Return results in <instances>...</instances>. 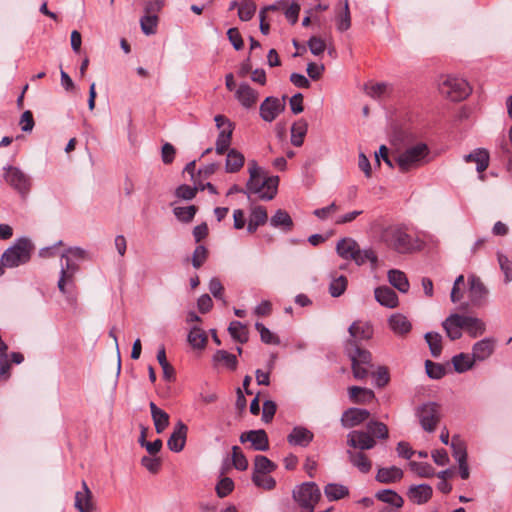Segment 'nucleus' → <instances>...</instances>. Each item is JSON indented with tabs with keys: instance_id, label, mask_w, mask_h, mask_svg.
<instances>
[{
	"instance_id": "obj_1",
	"label": "nucleus",
	"mask_w": 512,
	"mask_h": 512,
	"mask_svg": "<svg viewBox=\"0 0 512 512\" xmlns=\"http://www.w3.org/2000/svg\"><path fill=\"white\" fill-rule=\"evenodd\" d=\"M381 240L388 248L399 254H410L423 247V242L417 236H413L405 224L386 227L381 233Z\"/></svg>"
},
{
	"instance_id": "obj_2",
	"label": "nucleus",
	"mask_w": 512,
	"mask_h": 512,
	"mask_svg": "<svg viewBox=\"0 0 512 512\" xmlns=\"http://www.w3.org/2000/svg\"><path fill=\"white\" fill-rule=\"evenodd\" d=\"M428 154V146L425 143H417L394 152V161L398 169L405 173L424 164Z\"/></svg>"
},
{
	"instance_id": "obj_3",
	"label": "nucleus",
	"mask_w": 512,
	"mask_h": 512,
	"mask_svg": "<svg viewBox=\"0 0 512 512\" xmlns=\"http://www.w3.org/2000/svg\"><path fill=\"white\" fill-rule=\"evenodd\" d=\"M34 250V245L27 237L17 239L12 246L4 251L1 256L3 268H15L26 264Z\"/></svg>"
},
{
	"instance_id": "obj_4",
	"label": "nucleus",
	"mask_w": 512,
	"mask_h": 512,
	"mask_svg": "<svg viewBox=\"0 0 512 512\" xmlns=\"http://www.w3.org/2000/svg\"><path fill=\"white\" fill-rule=\"evenodd\" d=\"M278 184V176L263 178V173L256 174L255 178L249 176V180L246 184L247 194H256L259 199L269 201L277 194Z\"/></svg>"
},
{
	"instance_id": "obj_5",
	"label": "nucleus",
	"mask_w": 512,
	"mask_h": 512,
	"mask_svg": "<svg viewBox=\"0 0 512 512\" xmlns=\"http://www.w3.org/2000/svg\"><path fill=\"white\" fill-rule=\"evenodd\" d=\"M292 496L301 512H314L315 505L321 499V491L316 483L304 482L293 489Z\"/></svg>"
},
{
	"instance_id": "obj_6",
	"label": "nucleus",
	"mask_w": 512,
	"mask_h": 512,
	"mask_svg": "<svg viewBox=\"0 0 512 512\" xmlns=\"http://www.w3.org/2000/svg\"><path fill=\"white\" fill-rule=\"evenodd\" d=\"M441 95L451 101L464 100L471 92L468 82L462 78L443 76L438 82Z\"/></svg>"
},
{
	"instance_id": "obj_7",
	"label": "nucleus",
	"mask_w": 512,
	"mask_h": 512,
	"mask_svg": "<svg viewBox=\"0 0 512 512\" xmlns=\"http://www.w3.org/2000/svg\"><path fill=\"white\" fill-rule=\"evenodd\" d=\"M4 180L22 197L28 195L31 189V179L20 168L8 165L4 167Z\"/></svg>"
},
{
	"instance_id": "obj_8",
	"label": "nucleus",
	"mask_w": 512,
	"mask_h": 512,
	"mask_svg": "<svg viewBox=\"0 0 512 512\" xmlns=\"http://www.w3.org/2000/svg\"><path fill=\"white\" fill-rule=\"evenodd\" d=\"M214 121L216 122V126L221 129L216 140L215 151L217 154L222 155L228 151L231 144L234 126L232 122L223 115H216Z\"/></svg>"
},
{
	"instance_id": "obj_9",
	"label": "nucleus",
	"mask_w": 512,
	"mask_h": 512,
	"mask_svg": "<svg viewBox=\"0 0 512 512\" xmlns=\"http://www.w3.org/2000/svg\"><path fill=\"white\" fill-rule=\"evenodd\" d=\"M422 428L427 432H433L440 420V407L435 402H428L417 410Z\"/></svg>"
},
{
	"instance_id": "obj_10",
	"label": "nucleus",
	"mask_w": 512,
	"mask_h": 512,
	"mask_svg": "<svg viewBox=\"0 0 512 512\" xmlns=\"http://www.w3.org/2000/svg\"><path fill=\"white\" fill-rule=\"evenodd\" d=\"M285 99L280 100L276 97L269 96L260 105V116L266 122L274 121L277 116L285 109Z\"/></svg>"
},
{
	"instance_id": "obj_11",
	"label": "nucleus",
	"mask_w": 512,
	"mask_h": 512,
	"mask_svg": "<svg viewBox=\"0 0 512 512\" xmlns=\"http://www.w3.org/2000/svg\"><path fill=\"white\" fill-rule=\"evenodd\" d=\"M468 284H469V299L473 306H481L487 296H488V289L484 285V283L481 281V279L472 274L468 277Z\"/></svg>"
},
{
	"instance_id": "obj_12",
	"label": "nucleus",
	"mask_w": 512,
	"mask_h": 512,
	"mask_svg": "<svg viewBox=\"0 0 512 512\" xmlns=\"http://www.w3.org/2000/svg\"><path fill=\"white\" fill-rule=\"evenodd\" d=\"M350 338L346 344L357 343L361 341H367L373 336V328L369 322L354 321L348 329Z\"/></svg>"
},
{
	"instance_id": "obj_13",
	"label": "nucleus",
	"mask_w": 512,
	"mask_h": 512,
	"mask_svg": "<svg viewBox=\"0 0 512 512\" xmlns=\"http://www.w3.org/2000/svg\"><path fill=\"white\" fill-rule=\"evenodd\" d=\"M79 266L69 257L61 259L60 277L58 280V288L61 293H66V285L73 284L74 275L78 271Z\"/></svg>"
},
{
	"instance_id": "obj_14",
	"label": "nucleus",
	"mask_w": 512,
	"mask_h": 512,
	"mask_svg": "<svg viewBox=\"0 0 512 512\" xmlns=\"http://www.w3.org/2000/svg\"><path fill=\"white\" fill-rule=\"evenodd\" d=\"M347 444L355 449L369 450L376 445V441L368 431L353 430L347 434Z\"/></svg>"
},
{
	"instance_id": "obj_15",
	"label": "nucleus",
	"mask_w": 512,
	"mask_h": 512,
	"mask_svg": "<svg viewBox=\"0 0 512 512\" xmlns=\"http://www.w3.org/2000/svg\"><path fill=\"white\" fill-rule=\"evenodd\" d=\"M187 432V425L182 421H178L167 441L168 448L176 453L181 452L185 447Z\"/></svg>"
},
{
	"instance_id": "obj_16",
	"label": "nucleus",
	"mask_w": 512,
	"mask_h": 512,
	"mask_svg": "<svg viewBox=\"0 0 512 512\" xmlns=\"http://www.w3.org/2000/svg\"><path fill=\"white\" fill-rule=\"evenodd\" d=\"M464 315L453 313L449 315L442 323V327L446 332V335L451 340H457L462 336V330H464Z\"/></svg>"
},
{
	"instance_id": "obj_17",
	"label": "nucleus",
	"mask_w": 512,
	"mask_h": 512,
	"mask_svg": "<svg viewBox=\"0 0 512 512\" xmlns=\"http://www.w3.org/2000/svg\"><path fill=\"white\" fill-rule=\"evenodd\" d=\"M345 350L352 364H362L366 365L367 367H373L371 353L365 348L361 347L360 344H346Z\"/></svg>"
},
{
	"instance_id": "obj_18",
	"label": "nucleus",
	"mask_w": 512,
	"mask_h": 512,
	"mask_svg": "<svg viewBox=\"0 0 512 512\" xmlns=\"http://www.w3.org/2000/svg\"><path fill=\"white\" fill-rule=\"evenodd\" d=\"M242 443L250 442L256 451H266L269 449V441L266 432L263 429L250 430L240 436Z\"/></svg>"
},
{
	"instance_id": "obj_19",
	"label": "nucleus",
	"mask_w": 512,
	"mask_h": 512,
	"mask_svg": "<svg viewBox=\"0 0 512 512\" xmlns=\"http://www.w3.org/2000/svg\"><path fill=\"white\" fill-rule=\"evenodd\" d=\"M370 416V412L361 408H349L342 414L341 424L344 428H352L365 422Z\"/></svg>"
},
{
	"instance_id": "obj_20",
	"label": "nucleus",
	"mask_w": 512,
	"mask_h": 512,
	"mask_svg": "<svg viewBox=\"0 0 512 512\" xmlns=\"http://www.w3.org/2000/svg\"><path fill=\"white\" fill-rule=\"evenodd\" d=\"M495 350V340L493 338H484L477 341L472 346V354L474 362H481L488 359Z\"/></svg>"
},
{
	"instance_id": "obj_21",
	"label": "nucleus",
	"mask_w": 512,
	"mask_h": 512,
	"mask_svg": "<svg viewBox=\"0 0 512 512\" xmlns=\"http://www.w3.org/2000/svg\"><path fill=\"white\" fill-rule=\"evenodd\" d=\"M235 97L244 108L249 109L256 104L259 94L247 83H241L235 91Z\"/></svg>"
},
{
	"instance_id": "obj_22",
	"label": "nucleus",
	"mask_w": 512,
	"mask_h": 512,
	"mask_svg": "<svg viewBox=\"0 0 512 512\" xmlns=\"http://www.w3.org/2000/svg\"><path fill=\"white\" fill-rule=\"evenodd\" d=\"M489 152L483 148H477L471 153L464 155L463 160L467 163H475L478 173L484 172L489 165Z\"/></svg>"
},
{
	"instance_id": "obj_23",
	"label": "nucleus",
	"mask_w": 512,
	"mask_h": 512,
	"mask_svg": "<svg viewBox=\"0 0 512 512\" xmlns=\"http://www.w3.org/2000/svg\"><path fill=\"white\" fill-rule=\"evenodd\" d=\"M432 494V487L428 484L412 485L407 492L409 499L418 505L428 502Z\"/></svg>"
},
{
	"instance_id": "obj_24",
	"label": "nucleus",
	"mask_w": 512,
	"mask_h": 512,
	"mask_svg": "<svg viewBox=\"0 0 512 512\" xmlns=\"http://www.w3.org/2000/svg\"><path fill=\"white\" fill-rule=\"evenodd\" d=\"M313 433L305 427H294L287 436V441L291 445L307 447L313 440Z\"/></svg>"
},
{
	"instance_id": "obj_25",
	"label": "nucleus",
	"mask_w": 512,
	"mask_h": 512,
	"mask_svg": "<svg viewBox=\"0 0 512 512\" xmlns=\"http://www.w3.org/2000/svg\"><path fill=\"white\" fill-rule=\"evenodd\" d=\"M388 324L390 329L399 336L408 334L412 329L408 318L400 313L391 315L388 319Z\"/></svg>"
},
{
	"instance_id": "obj_26",
	"label": "nucleus",
	"mask_w": 512,
	"mask_h": 512,
	"mask_svg": "<svg viewBox=\"0 0 512 512\" xmlns=\"http://www.w3.org/2000/svg\"><path fill=\"white\" fill-rule=\"evenodd\" d=\"M375 299L382 306L395 308L398 305V296L393 289L388 286H381L375 289Z\"/></svg>"
},
{
	"instance_id": "obj_27",
	"label": "nucleus",
	"mask_w": 512,
	"mask_h": 512,
	"mask_svg": "<svg viewBox=\"0 0 512 512\" xmlns=\"http://www.w3.org/2000/svg\"><path fill=\"white\" fill-rule=\"evenodd\" d=\"M83 490L76 492L75 508L80 512H93L92 494L85 482L82 483Z\"/></svg>"
},
{
	"instance_id": "obj_28",
	"label": "nucleus",
	"mask_w": 512,
	"mask_h": 512,
	"mask_svg": "<svg viewBox=\"0 0 512 512\" xmlns=\"http://www.w3.org/2000/svg\"><path fill=\"white\" fill-rule=\"evenodd\" d=\"M149 406L155 430L160 434L168 427L170 417L167 412L160 409L154 402H150Z\"/></svg>"
},
{
	"instance_id": "obj_29",
	"label": "nucleus",
	"mask_w": 512,
	"mask_h": 512,
	"mask_svg": "<svg viewBox=\"0 0 512 512\" xmlns=\"http://www.w3.org/2000/svg\"><path fill=\"white\" fill-rule=\"evenodd\" d=\"M212 362L214 367L223 365L231 371L236 370L238 364L237 357L226 350H217L212 356Z\"/></svg>"
},
{
	"instance_id": "obj_30",
	"label": "nucleus",
	"mask_w": 512,
	"mask_h": 512,
	"mask_svg": "<svg viewBox=\"0 0 512 512\" xmlns=\"http://www.w3.org/2000/svg\"><path fill=\"white\" fill-rule=\"evenodd\" d=\"M463 321L464 330L472 338L479 337L486 331V325L480 318L464 315Z\"/></svg>"
},
{
	"instance_id": "obj_31",
	"label": "nucleus",
	"mask_w": 512,
	"mask_h": 512,
	"mask_svg": "<svg viewBox=\"0 0 512 512\" xmlns=\"http://www.w3.org/2000/svg\"><path fill=\"white\" fill-rule=\"evenodd\" d=\"M348 393L350 400L357 404H367L375 398V394L371 389L359 386H351L348 389Z\"/></svg>"
},
{
	"instance_id": "obj_32",
	"label": "nucleus",
	"mask_w": 512,
	"mask_h": 512,
	"mask_svg": "<svg viewBox=\"0 0 512 512\" xmlns=\"http://www.w3.org/2000/svg\"><path fill=\"white\" fill-rule=\"evenodd\" d=\"M402 477L403 471L396 466H391L379 468L376 475V480L380 483L387 484L399 481Z\"/></svg>"
},
{
	"instance_id": "obj_33",
	"label": "nucleus",
	"mask_w": 512,
	"mask_h": 512,
	"mask_svg": "<svg viewBox=\"0 0 512 512\" xmlns=\"http://www.w3.org/2000/svg\"><path fill=\"white\" fill-rule=\"evenodd\" d=\"M358 247V243L352 238H343L337 242L336 251L341 258L351 260Z\"/></svg>"
},
{
	"instance_id": "obj_34",
	"label": "nucleus",
	"mask_w": 512,
	"mask_h": 512,
	"mask_svg": "<svg viewBox=\"0 0 512 512\" xmlns=\"http://www.w3.org/2000/svg\"><path fill=\"white\" fill-rule=\"evenodd\" d=\"M392 85L386 82L374 83L365 86V91L373 99H383L392 93Z\"/></svg>"
},
{
	"instance_id": "obj_35",
	"label": "nucleus",
	"mask_w": 512,
	"mask_h": 512,
	"mask_svg": "<svg viewBox=\"0 0 512 512\" xmlns=\"http://www.w3.org/2000/svg\"><path fill=\"white\" fill-rule=\"evenodd\" d=\"M244 155L237 151L236 149H231L228 151L225 169L228 173L238 172L244 165Z\"/></svg>"
},
{
	"instance_id": "obj_36",
	"label": "nucleus",
	"mask_w": 512,
	"mask_h": 512,
	"mask_svg": "<svg viewBox=\"0 0 512 512\" xmlns=\"http://www.w3.org/2000/svg\"><path fill=\"white\" fill-rule=\"evenodd\" d=\"M389 283L402 293H406L409 290V282L404 272L391 269L388 272Z\"/></svg>"
},
{
	"instance_id": "obj_37",
	"label": "nucleus",
	"mask_w": 512,
	"mask_h": 512,
	"mask_svg": "<svg viewBox=\"0 0 512 512\" xmlns=\"http://www.w3.org/2000/svg\"><path fill=\"white\" fill-rule=\"evenodd\" d=\"M349 461L362 473H368L372 468V462L362 452L347 451Z\"/></svg>"
},
{
	"instance_id": "obj_38",
	"label": "nucleus",
	"mask_w": 512,
	"mask_h": 512,
	"mask_svg": "<svg viewBox=\"0 0 512 512\" xmlns=\"http://www.w3.org/2000/svg\"><path fill=\"white\" fill-rule=\"evenodd\" d=\"M307 130L308 124L305 120L295 122L291 127V143L296 147L302 146Z\"/></svg>"
},
{
	"instance_id": "obj_39",
	"label": "nucleus",
	"mask_w": 512,
	"mask_h": 512,
	"mask_svg": "<svg viewBox=\"0 0 512 512\" xmlns=\"http://www.w3.org/2000/svg\"><path fill=\"white\" fill-rule=\"evenodd\" d=\"M270 224L275 228H282L285 231H289L292 229L293 221L286 211L278 209L271 217Z\"/></svg>"
},
{
	"instance_id": "obj_40",
	"label": "nucleus",
	"mask_w": 512,
	"mask_h": 512,
	"mask_svg": "<svg viewBox=\"0 0 512 512\" xmlns=\"http://www.w3.org/2000/svg\"><path fill=\"white\" fill-rule=\"evenodd\" d=\"M376 498L384 503L390 504L393 508H401L404 504L403 498L391 489L378 491Z\"/></svg>"
},
{
	"instance_id": "obj_41",
	"label": "nucleus",
	"mask_w": 512,
	"mask_h": 512,
	"mask_svg": "<svg viewBox=\"0 0 512 512\" xmlns=\"http://www.w3.org/2000/svg\"><path fill=\"white\" fill-rule=\"evenodd\" d=\"M452 364L456 372L464 373L473 368L475 362L473 357L467 353H460L452 358Z\"/></svg>"
},
{
	"instance_id": "obj_42",
	"label": "nucleus",
	"mask_w": 512,
	"mask_h": 512,
	"mask_svg": "<svg viewBox=\"0 0 512 512\" xmlns=\"http://www.w3.org/2000/svg\"><path fill=\"white\" fill-rule=\"evenodd\" d=\"M351 260L354 261L358 266H361L369 261L373 267H376L378 258L373 249L368 248L362 250L360 247H358L355 255H353Z\"/></svg>"
},
{
	"instance_id": "obj_43",
	"label": "nucleus",
	"mask_w": 512,
	"mask_h": 512,
	"mask_svg": "<svg viewBox=\"0 0 512 512\" xmlns=\"http://www.w3.org/2000/svg\"><path fill=\"white\" fill-rule=\"evenodd\" d=\"M187 340L193 348L203 349L207 344L208 338L201 328L194 326L191 328Z\"/></svg>"
},
{
	"instance_id": "obj_44",
	"label": "nucleus",
	"mask_w": 512,
	"mask_h": 512,
	"mask_svg": "<svg viewBox=\"0 0 512 512\" xmlns=\"http://www.w3.org/2000/svg\"><path fill=\"white\" fill-rule=\"evenodd\" d=\"M347 278L343 275L337 276L336 273L331 274V282L329 284V293L332 297L341 296L347 289Z\"/></svg>"
},
{
	"instance_id": "obj_45",
	"label": "nucleus",
	"mask_w": 512,
	"mask_h": 512,
	"mask_svg": "<svg viewBox=\"0 0 512 512\" xmlns=\"http://www.w3.org/2000/svg\"><path fill=\"white\" fill-rule=\"evenodd\" d=\"M431 355L438 358L442 353V336L437 332H427L424 336Z\"/></svg>"
},
{
	"instance_id": "obj_46",
	"label": "nucleus",
	"mask_w": 512,
	"mask_h": 512,
	"mask_svg": "<svg viewBox=\"0 0 512 512\" xmlns=\"http://www.w3.org/2000/svg\"><path fill=\"white\" fill-rule=\"evenodd\" d=\"M324 493L329 501H336L347 496L349 490L346 486L330 483L325 486Z\"/></svg>"
},
{
	"instance_id": "obj_47",
	"label": "nucleus",
	"mask_w": 512,
	"mask_h": 512,
	"mask_svg": "<svg viewBox=\"0 0 512 512\" xmlns=\"http://www.w3.org/2000/svg\"><path fill=\"white\" fill-rule=\"evenodd\" d=\"M228 331L235 341L241 344L248 341V331L240 321H232L228 327Z\"/></svg>"
},
{
	"instance_id": "obj_48",
	"label": "nucleus",
	"mask_w": 512,
	"mask_h": 512,
	"mask_svg": "<svg viewBox=\"0 0 512 512\" xmlns=\"http://www.w3.org/2000/svg\"><path fill=\"white\" fill-rule=\"evenodd\" d=\"M159 18L154 14H144L140 19V27L142 32L149 36L154 35L157 31Z\"/></svg>"
},
{
	"instance_id": "obj_49",
	"label": "nucleus",
	"mask_w": 512,
	"mask_h": 512,
	"mask_svg": "<svg viewBox=\"0 0 512 512\" xmlns=\"http://www.w3.org/2000/svg\"><path fill=\"white\" fill-rule=\"evenodd\" d=\"M450 446L452 448V455L458 463L467 461L466 445L458 435L452 437Z\"/></svg>"
},
{
	"instance_id": "obj_50",
	"label": "nucleus",
	"mask_w": 512,
	"mask_h": 512,
	"mask_svg": "<svg viewBox=\"0 0 512 512\" xmlns=\"http://www.w3.org/2000/svg\"><path fill=\"white\" fill-rule=\"evenodd\" d=\"M277 468V465L266 456L257 455L254 459V472L260 474H269Z\"/></svg>"
},
{
	"instance_id": "obj_51",
	"label": "nucleus",
	"mask_w": 512,
	"mask_h": 512,
	"mask_svg": "<svg viewBox=\"0 0 512 512\" xmlns=\"http://www.w3.org/2000/svg\"><path fill=\"white\" fill-rule=\"evenodd\" d=\"M197 212V207L195 205H189L185 207H175L173 209V213L176 218L184 223H189L193 220L195 214Z\"/></svg>"
},
{
	"instance_id": "obj_52",
	"label": "nucleus",
	"mask_w": 512,
	"mask_h": 512,
	"mask_svg": "<svg viewBox=\"0 0 512 512\" xmlns=\"http://www.w3.org/2000/svg\"><path fill=\"white\" fill-rule=\"evenodd\" d=\"M367 431L374 438L386 439L388 438V428L387 426L379 421H370L367 424Z\"/></svg>"
},
{
	"instance_id": "obj_53",
	"label": "nucleus",
	"mask_w": 512,
	"mask_h": 512,
	"mask_svg": "<svg viewBox=\"0 0 512 512\" xmlns=\"http://www.w3.org/2000/svg\"><path fill=\"white\" fill-rule=\"evenodd\" d=\"M256 330L259 332L261 341L266 344L279 345L280 339L277 335L271 332L267 327H265L262 323L257 322L255 324Z\"/></svg>"
},
{
	"instance_id": "obj_54",
	"label": "nucleus",
	"mask_w": 512,
	"mask_h": 512,
	"mask_svg": "<svg viewBox=\"0 0 512 512\" xmlns=\"http://www.w3.org/2000/svg\"><path fill=\"white\" fill-rule=\"evenodd\" d=\"M256 4L249 0H244L240 3L238 9V16L242 21H249L252 19L256 12Z\"/></svg>"
},
{
	"instance_id": "obj_55",
	"label": "nucleus",
	"mask_w": 512,
	"mask_h": 512,
	"mask_svg": "<svg viewBox=\"0 0 512 512\" xmlns=\"http://www.w3.org/2000/svg\"><path fill=\"white\" fill-rule=\"evenodd\" d=\"M252 481L257 487L265 490H272L276 486L275 479L267 474L253 473Z\"/></svg>"
},
{
	"instance_id": "obj_56",
	"label": "nucleus",
	"mask_w": 512,
	"mask_h": 512,
	"mask_svg": "<svg viewBox=\"0 0 512 512\" xmlns=\"http://www.w3.org/2000/svg\"><path fill=\"white\" fill-rule=\"evenodd\" d=\"M412 471L416 472L420 477L431 478L435 475L434 468L428 463L415 462L409 463Z\"/></svg>"
},
{
	"instance_id": "obj_57",
	"label": "nucleus",
	"mask_w": 512,
	"mask_h": 512,
	"mask_svg": "<svg viewBox=\"0 0 512 512\" xmlns=\"http://www.w3.org/2000/svg\"><path fill=\"white\" fill-rule=\"evenodd\" d=\"M425 368L427 375L432 379H441L446 374V370L443 365L431 360L425 361Z\"/></svg>"
},
{
	"instance_id": "obj_58",
	"label": "nucleus",
	"mask_w": 512,
	"mask_h": 512,
	"mask_svg": "<svg viewBox=\"0 0 512 512\" xmlns=\"http://www.w3.org/2000/svg\"><path fill=\"white\" fill-rule=\"evenodd\" d=\"M232 463L233 466L240 471L248 468V461L238 446L232 447Z\"/></svg>"
},
{
	"instance_id": "obj_59",
	"label": "nucleus",
	"mask_w": 512,
	"mask_h": 512,
	"mask_svg": "<svg viewBox=\"0 0 512 512\" xmlns=\"http://www.w3.org/2000/svg\"><path fill=\"white\" fill-rule=\"evenodd\" d=\"M207 257H208L207 248L203 245H198L195 248L193 255H192V259H191L192 266L195 269H199L205 263V261L207 260Z\"/></svg>"
},
{
	"instance_id": "obj_60",
	"label": "nucleus",
	"mask_w": 512,
	"mask_h": 512,
	"mask_svg": "<svg viewBox=\"0 0 512 512\" xmlns=\"http://www.w3.org/2000/svg\"><path fill=\"white\" fill-rule=\"evenodd\" d=\"M350 26H351V18H350L349 5H348V0H345L343 13H341L337 17V28L339 31L343 32V31L348 30L350 28Z\"/></svg>"
},
{
	"instance_id": "obj_61",
	"label": "nucleus",
	"mask_w": 512,
	"mask_h": 512,
	"mask_svg": "<svg viewBox=\"0 0 512 512\" xmlns=\"http://www.w3.org/2000/svg\"><path fill=\"white\" fill-rule=\"evenodd\" d=\"M256 225H264L268 220L267 211L263 206H255L251 209L250 218Z\"/></svg>"
},
{
	"instance_id": "obj_62",
	"label": "nucleus",
	"mask_w": 512,
	"mask_h": 512,
	"mask_svg": "<svg viewBox=\"0 0 512 512\" xmlns=\"http://www.w3.org/2000/svg\"><path fill=\"white\" fill-rule=\"evenodd\" d=\"M234 482L231 478L224 477L216 485V493L220 498L226 497L232 492Z\"/></svg>"
},
{
	"instance_id": "obj_63",
	"label": "nucleus",
	"mask_w": 512,
	"mask_h": 512,
	"mask_svg": "<svg viewBox=\"0 0 512 512\" xmlns=\"http://www.w3.org/2000/svg\"><path fill=\"white\" fill-rule=\"evenodd\" d=\"M308 47L310 52L315 56H320L326 49V44L323 39L317 36H312L308 40Z\"/></svg>"
},
{
	"instance_id": "obj_64",
	"label": "nucleus",
	"mask_w": 512,
	"mask_h": 512,
	"mask_svg": "<svg viewBox=\"0 0 512 512\" xmlns=\"http://www.w3.org/2000/svg\"><path fill=\"white\" fill-rule=\"evenodd\" d=\"M498 262L500 265L501 270L503 271L505 275V280L507 282L512 280V262L509 261V259L503 255L498 254Z\"/></svg>"
}]
</instances>
